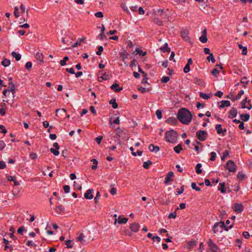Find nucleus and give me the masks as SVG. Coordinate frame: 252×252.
<instances>
[{
  "mask_svg": "<svg viewBox=\"0 0 252 252\" xmlns=\"http://www.w3.org/2000/svg\"><path fill=\"white\" fill-rule=\"evenodd\" d=\"M179 121L184 125H189L191 121L192 115L190 112L185 108H181L177 113Z\"/></svg>",
  "mask_w": 252,
  "mask_h": 252,
  "instance_id": "1",
  "label": "nucleus"
},
{
  "mask_svg": "<svg viewBox=\"0 0 252 252\" xmlns=\"http://www.w3.org/2000/svg\"><path fill=\"white\" fill-rule=\"evenodd\" d=\"M178 138V133L173 129L167 131L165 133V139L169 143H175Z\"/></svg>",
  "mask_w": 252,
  "mask_h": 252,
  "instance_id": "2",
  "label": "nucleus"
},
{
  "mask_svg": "<svg viewBox=\"0 0 252 252\" xmlns=\"http://www.w3.org/2000/svg\"><path fill=\"white\" fill-rule=\"evenodd\" d=\"M232 227V225H230L229 227L226 226L224 224V223L221 221L220 222H217L215 223L213 226V232L214 233H217V232L220 231L221 232L222 229L224 228L225 230L228 231V228H231Z\"/></svg>",
  "mask_w": 252,
  "mask_h": 252,
  "instance_id": "3",
  "label": "nucleus"
},
{
  "mask_svg": "<svg viewBox=\"0 0 252 252\" xmlns=\"http://www.w3.org/2000/svg\"><path fill=\"white\" fill-rule=\"evenodd\" d=\"M208 136V133L206 131L199 130L196 132V137L200 141H205Z\"/></svg>",
  "mask_w": 252,
  "mask_h": 252,
  "instance_id": "4",
  "label": "nucleus"
},
{
  "mask_svg": "<svg viewBox=\"0 0 252 252\" xmlns=\"http://www.w3.org/2000/svg\"><path fill=\"white\" fill-rule=\"evenodd\" d=\"M226 168L230 172H235L236 170V166L234 162L230 160H228L226 164Z\"/></svg>",
  "mask_w": 252,
  "mask_h": 252,
  "instance_id": "5",
  "label": "nucleus"
},
{
  "mask_svg": "<svg viewBox=\"0 0 252 252\" xmlns=\"http://www.w3.org/2000/svg\"><path fill=\"white\" fill-rule=\"evenodd\" d=\"M174 173L172 171L169 172L166 175L164 183L168 185L173 181Z\"/></svg>",
  "mask_w": 252,
  "mask_h": 252,
  "instance_id": "6",
  "label": "nucleus"
},
{
  "mask_svg": "<svg viewBox=\"0 0 252 252\" xmlns=\"http://www.w3.org/2000/svg\"><path fill=\"white\" fill-rule=\"evenodd\" d=\"M242 108H247L249 110H250L252 108V105L250 103V100H248V98L246 97L245 99H244L241 102Z\"/></svg>",
  "mask_w": 252,
  "mask_h": 252,
  "instance_id": "7",
  "label": "nucleus"
},
{
  "mask_svg": "<svg viewBox=\"0 0 252 252\" xmlns=\"http://www.w3.org/2000/svg\"><path fill=\"white\" fill-rule=\"evenodd\" d=\"M207 244L211 250V252L217 251L219 249L217 245L214 243L211 239H209L207 242Z\"/></svg>",
  "mask_w": 252,
  "mask_h": 252,
  "instance_id": "8",
  "label": "nucleus"
},
{
  "mask_svg": "<svg viewBox=\"0 0 252 252\" xmlns=\"http://www.w3.org/2000/svg\"><path fill=\"white\" fill-rule=\"evenodd\" d=\"M189 32L187 30H184L182 31L181 32V36L185 41H190V38L189 36Z\"/></svg>",
  "mask_w": 252,
  "mask_h": 252,
  "instance_id": "9",
  "label": "nucleus"
},
{
  "mask_svg": "<svg viewBox=\"0 0 252 252\" xmlns=\"http://www.w3.org/2000/svg\"><path fill=\"white\" fill-rule=\"evenodd\" d=\"M139 224L136 222L132 223V224H130L129 226L130 229L134 232H138L139 230Z\"/></svg>",
  "mask_w": 252,
  "mask_h": 252,
  "instance_id": "10",
  "label": "nucleus"
},
{
  "mask_svg": "<svg viewBox=\"0 0 252 252\" xmlns=\"http://www.w3.org/2000/svg\"><path fill=\"white\" fill-rule=\"evenodd\" d=\"M166 123L172 126H176L178 124L177 120L174 117H169L166 120Z\"/></svg>",
  "mask_w": 252,
  "mask_h": 252,
  "instance_id": "11",
  "label": "nucleus"
},
{
  "mask_svg": "<svg viewBox=\"0 0 252 252\" xmlns=\"http://www.w3.org/2000/svg\"><path fill=\"white\" fill-rule=\"evenodd\" d=\"M111 76L107 74L106 72L102 73V76L98 77V81L102 82L103 80H108L111 78Z\"/></svg>",
  "mask_w": 252,
  "mask_h": 252,
  "instance_id": "12",
  "label": "nucleus"
},
{
  "mask_svg": "<svg viewBox=\"0 0 252 252\" xmlns=\"http://www.w3.org/2000/svg\"><path fill=\"white\" fill-rule=\"evenodd\" d=\"M200 41L202 43H206L207 41V31L204 29L202 32V35L199 38Z\"/></svg>",
  "mask_w": 252,
  "mask_h": 252,
  "instance_id": "13",
  "label": "nucleus"
},
{
  "mask_svg": "<svg viewBox=\"0 0 252 252\" xmlns=\"http://www.w3.org/2000/svg\"><path fill=\"white\" fill-rule=\"evenodd\" d=\"M237 115V109L234 108L232 107L231 109L229 112V115H228V118L230 119H233L236 117Z\"/></svg>",
  "mask_w": 252,
  "mask_h": 252,
  "instance_id": "14",
  "label": "nucleus"
},
{
  "mask_svg": "<svg viewBox=\"0 0 252 252\" xmlns=\"http://www.w3.org/2000/svg\"><path fill=\"white\" fill-rule=\"evenodd\" d=\"M55 212L58 215H62L64 213V208L63 205H59L57 206L55 209Z\"/></svg>",
  "mask_w": 252,
  "mask_h": 252,
  "instance_id": "15",
  "label": "nucleus"
},
{
  "mask_svg": "<svg viewBox=\"0 0 252 252\" xmlns=\"http://www.w3.org/2000/svg\"><path fill=\"white\" fill-rule=\"evenodd\" d=\"M93 189H88L85 193L84 197L85 198L87 199H93L94 196L92 194Z\"/></svg>",
  "mask_w": 252,
  "mask_h": 252,
  "instance_id": "16",
  "label": "nucleus"
},
{
  "mask_svg": "<svg viewBox=\"0 0 252 252\" xmlns=\"http://www.w3.org/2000/svg\"><path fill=\"white\" fill-rule=\"evenodd\" d=\"M215 128L218 134L222 133L223 135H224L225 133L226 132V129H224L223 130L222 129L221 125L220 124H217Z\"/></svg>",
  "mask_w": 252,
  "mask_h": 252,
  "instance_id": "17",
  "label": "nucleus"
},
{
  "mask_svg": "<svg viewBox=\"0 0 252 252\" xmlns=\"http://www.w3.org/2000/svg\"><path fill=\"white\" fill-rule=\"evenodd\" d=\"M234 210L237 213H240L243 210V206L241 204H236L234 207Z\"/></svg>",
  "mask_w": 252,
  "mask_h": 252,
  "instance_id": "18",
  "label": "nucleus"
},
{
  "mask_svg": "<svg viewBox=\"0 0 252 252\" xmlns=\"http://www.w3.org/2000/svg\"><path fill=\"white\" fill-rule=\"evenodd\" d=\"M111 88L115 92L118 93L123 90L122 87H120L119 84L115 83L111 86Z\"/></svg>",
  "mask_w": 252,
  "mask_h": 252,
  "instance_id": "19",
  "label": "nucleus"
},
{
  "mask_svg": "<svg viewBox=\"0 0 252 252\" xmlns=\"http://www.w3.org/2000/svg\"><path fill=\"white\" fill-rule=\"evenodd\" d=\"M3 243L5 244L4 250H9L10 252H12L13 251V248L11 245H9V241L5 238L3 239Z\"/></svg>",
  "mask_w": 252,
  "mask_h": 252,
  "instance_id": "20",
  "label": "nucleus"
},
{
  "mask_svg": "<svg viewBox=\"0 0 252 252\" xmlns=\"http://www.w3.org/2000/svg\"><path fill=\"white\" fill-rule=\"evenodd\" d=\"M7 178L9 181H13L14 182V185L15 186H17L19 185V183L16 180V178L15 177L8 175L7 176Z\"/></svg>",
  "mask_w": 252,
  "mask_h": 252,
  "instance_id": "21",
  "label": "nucleus"
},
{
  "mask_svg": "<svg viewBox=\"0 0 252 252\" xmlns=\"http://www.w3.org/2000/svg\"><path fill=\"white\" fill-rule=\"evenodd\" d=\"M35 58L41 63L43 62V55L40 52H37L35 55Z\"/></svg>",
  "mask_w": 252,
  "mask_h": 252,
  "instance_id": "22",
  "label": "nucleus"
},
{
  "mask_svg": "<svg viewBox=\"0 0 252 252\" xmlns=\"http://www.w3.org/2000/svg\"><path fill=\"white\" fill-rule=\"evenodd\" d=\"M149 149L151 152H158L159 150V147L153 144H150L149 146Z\"/></svg>",
  "mask_w": 252,
  "mask_h": 252,
  "instance_id": "23",
  "label": "nucleus"
},
{
  "mask_svg": "<svg viewBox=\"0 0 252 252\" xmlns=\"http://www.w3.org/2000/svg\"><path fill=\"white\" fill-rule=\"evenodd\" d=\"M160 50L163 52L169 53L170 51V48L168 47L167 43H165L163 47H160Z\"/></svg>",
  "mask_w": 252,
  "mask_h": 252,
  "instance_id": "24",
  "label": "nucleus"
},
{
  "mask_svg": "<svg viewBox=\"0 0 252 252\" xmlns=\"http://www.w3.org/2000/svg\"><path fill=\"white\" fill-rule=\"evenodd\" d=\"M221 104L220 105V108H224V107H228L230 106V103L228 100H222L220 102Z\"/></svg>",
  "mask_w": 252,
  "mask_h": 252,
  "instance_id": "25",
  "label": "nucleus"
},
{
  "mask_svg": "<svg viewBox=\"0 0 252 252\" xmlns=\"http://www.w3.org/2000/svg\"><path fill=\"white\" fill-rule=\"evenodd\" d=\"M127 218H123L121 216H119L118 218V222L120 224L126 223V222H127Z\"/></svg>",
  "mask_w": 252,
  "mask_h": 252,
  "instance_id": "26",
  "label": "nucleus"
},
{
  "mask_svg": "<svg viewBox=\"0 0 252 252\" xmlns=\"http://www.w3.org/2000/svg\"><path fill=\"white\" fill-rule=\"evenodd\" d=\"M11 56L15 58L16 61H19L21 58V55L19 53L14 51L11 53Z\"/></svg>",
  "mask_w": 252,
  "mask_h": 252,
  "instance_id": "27",
  "label": "nucleus"
},
{
  "mask_svg": "<svg viewBox=\"0 0 252 252\" xmlns=\"http://www.w3.org/2000/svg\"><path fill=\"white\" fill-rule=\"evenodd\" d=\"M9 84L10 85V90H9L10 92H12L13 96L14 97L15 96V86L12 83V82H10Z\"/></svg>",
  "mask_w": 252,
  "mask_h": 252,
  "instance_id": "28",
  "label": "nucleus"
},
{
  "mask_svg": "<svg viewBox=\"0 0 252 252\" xmlns=\"http://www.w3.org/2000/svg\"><path fill=\"white\" fill-rule=\"evenodd\" d=\"M240 118L245 122H247L249 120L250 115L248 114H243L240 115Z\"/></svg>",
  "mask_w": 252,
  "mask_h": 252,
  "instance_id": "29",
  "label": "nucleus"
},
{
  "mask_svg": "<svg viewBox=\"0 0 252 252\" xmlns=\"http://www.w3.org/2000/svg\"><path fill=\"white\" fill-rule=\"evenodd\" d=\"M239 49H242V54L243 55H246L247 54V48L246 47L243 46L241 44H238Z\"/></svg>",
  "mask_w": 252,
  "mask_h": 252,
  "instance_id": "30",
  "label": "nucleus"
},
{
  "mask_svg": "<svg viewBox=\"0 0 252 252\" xmlns=\"http://www.w3.org/2000/svg\"><path fill=\"white\" fill-rule=\"evenodd\" d=\"M237 177L240 181H242L245 178L246 176L243 172H239Z\"/></svg>",
  "mask_w": 252,
  "mask_h": 252,
  "instance_id": "31",
  "label": "nucleus"
},
{
  "mask_svg": "<svg viewBox=\"0 0 252 252\" xmlns=\"http://www.w3.org/2000/svg\"><path fill=\"white\" fill-rule=\"evenodd\" d=\"M109 104H112V107L114 109H117L118 107V105L116 103V99L115 98L111 99L109 101Z\"/></svg>",
  "mask_w": 252,
  "mask_h": 252,
  "instance_id": "32",
  "label": "nucleus"
},
{
  "mask_svg": "<svg viewBox=\"0 0 252 252\" xmlns=\"http://www.w3.org/2000/svg\"><path fill=\"white\" fill-rule=\"evenodd\" d=\"M220 188H219L218 189L220 191L221 193H224L226 192V190L225 189V183H220Z\"/></svg>",
  "mask_w": 252,
  "mask_h": 252,
  "instance_id": "33",
  "label": "nucleus"
},
{
  "mask_svg": "<svg viewBox=\"0 0 252 252\" xmlns=\"http://www.w3.org/2000/svg\"><path fill=\"white\" fill-rule=\"evenodd\" d=\"M10 64V61L8 59H5L1 62V64L4 66L7 67Z\"/></svg>",
  "mask_w": 252,
  "mask_h": 252,
  "instance_id": "34",
  "label": "nucleus"
},
{
  "mask_svg": "<svg viewBox=\"0 0 252 252\" xmlns=\"http://www.w3.org/2000/svg\"><path fill=\"white\" fill-rule=\"evenodd\" d=\"M202 166L201 163H197L195 167L196 172L197 174H199L202 173V170L200 169Z\"/></svg>",
  "mask_w": 252,
  "mask_h": 252,
  "instance_id": "35",
  "label": "nucleus"
},
{
  "mask_svg": "<svg viewBox=\"0 0 252 252\" xmlns=\"http://www.w3.org/2000/svg\"><path fill=\"white\" fill-rule=\"evenodd\" d=\"M188 249H191L193 247H194L196 245V243L195 241H189L188 243Z\"/></svg>",
  "mask_w": 252,
  "mask_h": 252,
  "instance_id": "36",
  "label": "nucleus"
},
{
  "mask_svg": "<svg viewBox=\"0 0 252 252\" xmlns=\"http://www.w3.org/2000/svg\"><path fill=\"white\" fill-rule=\"evenodd\" d=\"M182 150V147L181 144H179L174 148V151L177 153H180V151Z\"/></svg>",
  "mask_w": 252,
  "mask_h": 252,
  "instance_id": "37",
  "label": "nucleus"
},
{
  "mask_svg": "<svg viewBox=\"0 0 252 252\" xmlns=\"http://www.w3.org/2000/svg\"><path fill=\"white\" fill-rule=\"evenodd\" d=\"M152 164V162L150 160H148L144 162L143 166L145 169H148Z\"/></svg>",
  "mask_w": 252,
  "mask_h": 252,
  "instance_id": "38",
  "label": "nucleus"
},
{
  "mask_svg": "<svg viewBox=\"0 0 252 252\" xmlns=\"http://www.w3.org/2000/svg\"><path fill=\"white\" fill-rule=\"evenodd\" d=\"M207 59L209 62L211 61L213 63H214L216 62V60L214 58V56L212 53H210V54H209V56L207 57Z\"/></svg>",
  "mask_w": 252,
  "mask_h": 252,
  "instance_id": "39",
  "label": "nucleus"
},
{
  "mask_svg": "<svg viewBox=\"0 0 252 252\" xmlns=\"http://www.w3.org/2000/svg\"><path fill=\"white\" fill-rule=\"evenodd\" d=\"M199 96L200 97L204 99H208L210 97V95L207 94L203 93H200L199 94Z\"/></svg>",
  "mask_w": 252,
  "mask_h": 252,
  "instance_id": "40",
  "label": "nucleus"
},
{
  "mask_svg": "<svg viewBox=\"0 0 252 252\" xmlns=\"http://www.w3.org/2000/svg\"><path fill=\"white\" fill-rule=\"evenodd\" d=\"M83 41H84V39L83 38L80 39L79 41H77L74 44H73L72 45V47L73 48H74V47H77L78 45H81L82 43L83 42Z\"/></svg>",
  "mask_w": 252,
  "mask_h": 252,
  "instance_id": "41",
  "label": "nucleus"
},
{
  "mask_svg": "<svg viewBox=\"0 0 252 252\" xmlns=\"http://www.w3.org/2000/svg\"><path fill=\"white\" fill-rule=\"evenodd\" d=\"M244 91L241 90L239 92V93H238V94L237 95V96H236L235 99H232V100L235 101V100L239 99L241 98V96L244 94Z\"/></svg>",
  "mask_w": 252,
  "mask_h": 252,
  "instance_id": "42",
  "label": "nucleus"
},
{
  "mask_svg": "<svg viewBox=\"0 0 252 252\" xmlns=\"http://www.w3.org/2000/svg\"><path fill=\"white\" fill-rule=\"evenodd\" d=\"M123 132V131L121 128H120V127L117 128L116 134L119 138L122 136Z\"/></svg>",
  "mask_w": 252,
  "mask_h": 252,
  "instance_id": "43",
  "label": "nucleus"
},
{
  "mask_svg": "<svg viewBox=\"0 0 252 252\" xmlns=\"http://www.w3.org/2000/svg\"><path fill=\"white\" fill-rule=\"evenodd\" d=\"M154 22L158 26H161L162 25V22L158 18H155L154 19Z\"/></svg>",
  "mask_w": 252,
  "mask_h": 252,
  "instance_id": "44",
  "label": "nucleus"
},
{
  "mask_svg": "<svg viewBox=\"0 0 252 252\" xmlns=\"http://www.w3.org/2000/svg\"><path fill=\"white\" fill-rule=\"evenodd\" d=\"M191 187L192 189L195 190L196 191H199L201 189L200 188L196 186L195 183H192L191 184Z\"/></svg>",
  "mask_w": 252,
  "mask_h": 252,
  "instance_id": "45",
  "label": "nucleus"
},
{
  "mask_svg": "<svg viewBox=\"0 0 252 252\" xmlns=\"http://www.w3.org/2000/svg\"><path fill=\"white\" fill-rule=\"evenodd\" d=\"M50 152L53 153L55 156H58L59 155V152L58 150L51 148L50 149Z\"/></svg>",
  "mask_w": 252,
  "mask_h": 252,
  "instance_id": "46",
  "label": "nucleus"
},
{
  "mask_svg": "<svg viewBox=\"0 0 252 252\" xmlns=\"http://www.w3.org/2000/svg\"><path fill=\"white\" fill-rule=\"evenodd\" d=\"M211 72L213 76H217L220 73V70L218 68H214Z\"/></svg>",
  "mask_w": 252,
  "mask_h": 252,
  "instance_id": "47",
  "label": "nucleus"
},
{
  "mask_svg": "<svg viewBox=\"0 0 252 252\" xmlns=\"http://www.w3.org/2000/svg\"><path fill=\"white\" fill-rule=\"evenodd\" d=\"M156 114L158 119H161L162 118V112L159 109H158L156 112Z\"/></svg>",
  "mask_w": 252,
  "mask_h": 252,
  "instance_id": "48",
  "label": "nucleus"
},
{
  "mask_svg": "<svg viewBox=\"0 0 252 252\" xmlns=\"http://www.w3.org/2000/svg\"><path fill=\"white\" fill-rule=\"evenodd\" d=\"M170 80V78L168 76H163L161 79L162 83H165L168 82Z\"/></svg>",
  "mask_w": 252,
  "mask_h": 252,
  "instance_id": "49",
  "label": "nucleus"
},
{
  "mask_svg": "<svg viewBox=\"0 0 252 252\" xmlns=\"http://www.w3.org/2000/svg\"><path fill=\"white\" fill-rule=\"evenodd\" d=\"M18 9H19L18 7L17 6L15 7L14 11V15L16 18H18L19 17Z\"/></svg>",
  "mask_w": 252,
  "mask_h": 252,
  "instance_id": "50",
  "label": "nucleus"
},
{
  "mask_svg": "<svg viewBox=\"0 0 252 252\" xmlns=\"http://www.w3.org/2000/svg\"><path fill=\"white\" fill-rule=\"evenodd\" d=\"M121 58H122V61H124L127 58V54L126 52H123L120 54Z\"/></svg>",
  "mask_w": 252,
  "mask_h": 252,
  "instance_id": "51",
  "label": "nucleus"
},
{
  "mask_svg": "<svg viewBox=\"0 0 252 252\" xmlns=\"http://www.w3.org/2000/svg\"><path fill=\"white\" fill-rule=\"evenodd\" d=\"M216 158V154L214 152H212L211 153V158L210 160L211 161H214Z\"/></svg>",
  "mask_w": 252,
  "mask_h": 252,
  "instance_id": "52",
  "label": "nucleus"
},
{
  "mask_svg": "<svg viewBox=\"0 0 252 252\" xmlns=\"http://www.w3.org/2000/svg\"><path fill=\"white\" fill-rule=\"evenodd\" d=\"M135 51L137 52V54H139L140 55H142V56H144L146 55V52H143L142 50L136 49Z\"/></svg>",
  "mask_w": 252,
  "mask_h": 252,
  "instance_id": "53",
  "label": "nucleus"
},
{
  "mask_svg": "<svg viewBox=\"0 0 252 252\" xmlns=\"http://www.w3.org/2000/svg\"><path fill=\"white\" fill-rule=\"evenodd\" d=\"M3 106H5V104L4 103H3L2 105V108L0 109V114L2 116H4L5 114V110L4 108H3Z\"/></svg>",
  "mask_w": 252,
  "mask_h": 252,
  "instance_id": "54",
  "label": "nucleus"
},
{
  "mask_svg": "<svg viewBox=\"0 0 252 252\" xmlns=\"http://www.w3.org/2000/svg\"><path fill=\"white\" fill-rule=\"evenodd\" d=\"M229 151L228 150H225L223 154V156L221 157V159L224 160L229 155Z\"/></svg>",
  "mask_w": 252,
  "mask_h": 252,
  "instance_id": "55",
  "label": "nucleus"
},
{
  "mask_svg": "<svg viewBox=\"0 0 252 252\" xmlns=\"http://www.w3.org/2000/svg\"><path fill=\"white\" fill-rule=\"evenodd\" d=\"M241 83L244 84V87H246V85H247L248 83V81H247V78L246 77H244L242 78L241 80Z\"/></svg>",
  "mask_w": 252,
  "mask_h": 252,
  "instance_id": "56",
  "label": "nucleus"
},
{
  "mask_svg": "<svg viewBox=\"0 0 252 252\" xmlns=\"http://www.w3.org/2000/svg\"><path fill=\"white\" fill-rule=\"evenodd\" d=\"M6 146L5 143L2 140H0V151L2 150Z\"/></svg>",
  "mask_w": 252,
  "mask_h": 252,
  "instance_id": "57",
  "label": "nucleus"
},
{
  "mask_svg": "<svg viewBox=\"0 0 252 252\" xmlns=\"http://www.w3.org/2000/svg\"><path fill=\"white\" fill-rule=\"evenodd\" d=\"M176 216H177V215H176V213L175 211L173 213H170L169 214L168 218V219H171V218L175 219Z\"/></svg>",
  "mask_w": 252,
  "mask_h": 252,
  "instance_id": "58",
  "label": "nucleus"
},
{
  "mask_svg": "<svg viewBox=\"0 0 252 252\" xmlns=\"http://www.w3.org/2000/svg\"><path fill=\"white\" fill-rule=\"evenodd\" d=\"M70 240H67L65 241V244L66 245V248L68 249L72 248L73 245L70 243Z\"/></svg>",
  "mask_w": 252,
  "mask_h": 252,
  "instance_id": "59",
  "label": "nucleus"
},
{
  "mask_svg": "<svg viewBox=\"0 0 252 252\" xmlns=\"http://www.w3.org/2000/svg\"><path fill=\"white\" fill-rule=\"evenodd\" d=\"M63 188L65 193H68L70 191V187L68 185L64 186Z\"/></svg>",
  "mask_w": 252,
  "mask_h": 252,
  "instance_id": "60",
  "label": "nucleus"
},
{
  "mask_svg": "<svg viewBox=\"0 0 252 252\" xmlns=\"http://www.w3.org/2000/svg\"><path fill=\"white\" fill-rule=\"evenodd\" d=\"M103 48L102 46H99L98 47V50L96 51V54L97 55H100L101 54V52L103 51Z\"/></svg>",
  "mask_w": 252,
  "mask_h": 252,
  "instance_id": "61",
  "label": "nucleus"
},
{
  "mask_svg": "<svg viewBox=\"0 0 252 252\" xmlns=\"http://www.w3.org/2000/svg\"><path fill=\"white\" fill-rule=\"evenodd\" d=\"M100 197V192L97 191L96 193V196L94 198V201H95V203H97L98 200H99Z\"/></svg>",
  "mask_w": 252,
  "mask_h": 252,
  "instance_id": "62",
  "label": "nucleus"
},
{
  "mask_svg": "<svg viewBox=\"0 0 252 252\" xmlns=\"http://www.w3.org/2000/svg\"><path fill=\"white\" fill-rule=\"evenodd\" d=\"M32 63L31 62H28L26 63L25 67L27 69H30L32 68Z\"/></svg>",
  "mask_w": 252,
  "mask_h": 252,
  "instance_id": "63",
  "label": "nucleus"
},
{
  "mask_svg": "<svg viewBox=\"0 0 252 252\" xmlns=\"http://www.w3.org/2000/svg\"><path fill=\"white\" fill-rule=\"evenodd\" d=\"M103 138V137L102 136H99L97 137H96L95 138V141L98 144H99L101 142V140Z\"/></svg>",
  "mask_w": 252,
  "mask_h": 252,
  "instance_id": "64",
  "label": "nucleus"
}]
</instances>
